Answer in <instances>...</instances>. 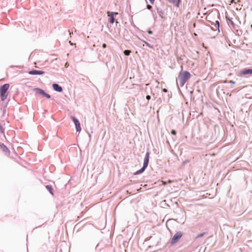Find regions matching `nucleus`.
<instances>
[{"label":"nucleus","instance_id":"obj_1","mask_svg":"<svg viewBox=\"0 0 252 252\" xmlns=\"http://www.w3.org/2000/svg\"><path fill=\"white\" fill-rule=\"evenodd\" d=\"M191 75L190 73L188 71H181L179 75L178 79L176 80L177 82L179 81L180 86L183 87L185 84L188 81L190 78Z\"/></svg>","mask_w":252,"mask_h":252},{"label":"nucleus","instance_id":"obj_2","mask_svg":"<svg viewBox=\"0 0 252 252\" xmlns=\"http://www.w3.org/2000/svg\"><path fill=\"white\" fill-rule=\"evenodd\" d=\"M9 84H4L0 87V97L1 101H4L8 95V92H7L9 88Z\"/></svg>","mask_w":252,"mask_h":252},{"label":"nucleus","instance_id":"obj_3","mask_svg":"<svg viewBox=\"0 0 252 252\" xmlns=\"http://www.w3.org/2000/svg\"><path fill=\"white\" fill-rule=\"evenodd\" d=\"M182 236L183 234L181 232H177L172 238L170 242L171 244L174 245L177 243L182 237Z\"/></svg>","mask_w":252,"mask_h":252},{"label":"nucleus","instance_id":"obj_4","mask_svg":"<svg viewBox=\"0 0 252 252\" xmlns=\"http://www.w3.org/2000/svg\"><path fill=\"white\" fill-rule=\"evenodd\" d=\"M219 22L218 20H216L215 21V23L211 22V29L217 32H220V29H219Z\"/></svg>","mask_w":252,"mask_h":252},{"label":"nucleus","instance_id":"obj_5","mask_svg":"<svg viewBox=\"0 0 252 252\" xmlns=\"http://www.w3.org/2000/svg\"><path fill=\"white\" fill-rule=\"evenodd\" d=\"M107 14L108 16L109 17V22L111 24H113L115 21V19H114V16L118 15V13L114 12L107 11Z\"/></svg>","mask_w":252,"mask_h":252},{"label":"nucleus","instance_id":"obj_6","mask_svg":"<svg viewBox=\"0 0 252 252\" xmlns=\"http://www.w3.org/2000/svg\"><path fill=\"white\" fill-rule=\"evenodd\" d=\"M71 119L76 126V131L80 132L81 130V127L80 126V124L79 121L74 117H71Z\"/></svg>","mask_w":252,"mask_h":252},{"label":"nucleus","instance_id":"obj_7","mask_svg":"<svg viewBox=\"0 0 252 252\" xmlns=\"http://www.w3.org/2000/svg\"><path fill=\"white\" fill-rule=\"evenodd\" d=\"M149 157H150V153L147 152L146 154V155L144 158V163L143 167L146 169V168L148 166L149 161Z\"/></svg>","mask_w":252,"mask_h":252},{"label":"nucleus","instance_id":"obj_8","mask_svg":"<svg viewBox=\"0 0 252 252\" xmlns=\"http://www.w3.org/2000/svg\"><path fill=\"white\" fill-rule=\"evenodd\" d=\"M149 157H150V153L147 152L146 154V155L144 158V163L143 167L146 169V168L148 166L149 161Z\"/></svg>","mask_w":252,"mask_h":252},{"label":"nucleus","instance_id":"obj_9","mask_svg":"<svg viewBox=\"0 0 252 252\" xmlns=\"http://www.w3.org/2000/svg\"><path fill=\"white\" fill-rule=\"evenodd\" d=\"M0 147L3 152L7 155H10V151L8 148L3 143H0Z\"/></svg>","mask_w":252,"mask_h":252},{"label":"nucleus","instance_id":"obj_10","mask_svg":"<svg viewBox=\"0 0 252 252\" xmlns=\"http://www.w3.org/2000/svg\"><path fill=\"white\" fill-rule=\"evenodd\" d=\"M252 73V69H245L241 70L240 72V75H246Z\"/></svg>","mask_w":252,"mask_h":252},{"label":"nucleus","instance_id":"obj_11","mask_svg":"<svg viewBox=\"0 0 252 252\" xmlns=\"http://www.w3.org/2000/svg\"><path fill=\"white\" fill-rule=\"evenodd\" d=\"M44 71L36 70H31L29 72L31 75H42L44 74Z\"/></svg>","mask_w":252,"mask_h":252},{"label":"nucleus","instance_id":"obj_12","mask_svg":"<svg viewBox=\"0 0 252 252\" xmlns=\"http://www.w3.org/2000/svg\"><path fill=\"white\" fill-rule=\"evenodd\" d=\"M53 88L54 90L58 92H62L63 91V88L60 86L58 84L54 83L53 84Z\"/></svg>","mask_w":252,"mask_h":252},{"label":"nucleus","instance_id":"obj_13","mask_svg":"<svg viewBox=\"0 0 252 252\" xmlns=\"http://www.w3.org/2000/svg\"><path fill=\"white\" fill-rule=\"evenodd\" d=\"M169 2L173 4L177 7H179L180 6V3L181 2V0H168Z\"/></svg>","mask_w":252,"mask_h":252},{"label":"nucleus","instance_id":"obj_14","mask_svg":"<svg viewBox=\"0 0 252 252\" xmlns=\"http://www.w3.org/2000/svg\"><path fill=\"white\" fill-rule=\"evenodd\" d=\"M46 189L49 191V192L52 195H54V190L53 187L51 185H46L45 186Z\"/></svg>","mask_w":252,"mask_h":252},{"label":"nucleus","instance_id":"obj_15","mask_svg":"<svg viewBox=\"0 0 252 252\" xmlns=\"http://www.w3.org/2000/svg\"><path fill=\"white\" fill-rule=\"evenodd\" d=\"M145 170V168H144L143 167H142V168H141L140 169L137 170L136 172H135L134 173V175H138V174H141L143 172H144V171Z\"/></svg>","mask_w":252,"mask_h":252},{"label":"nucleus","instance_id":"obj_16","mask_svg":"<svg viewBox=\"0 0 252 252\" xmlns=\"http://www.w3.org/2000/svg\"><path fill=\"white\" fill-rule=\"evenodd\" d=\"M0 132L1 133L4 134V128L3 127V125L2 124H0Z\"/></svg>","mask_w":252,"mask_h":252},{"label":"nucleus","instance_id":"obj_17","mask_svg":"<svg viewBox=\"0 0 252 252\" xmlns=\"http://www.w3.org/2000/svg\"><path fill=\"white\" fill-rule=\"evenodd\" d=\"M206 234V232H203V233H201L198 235H197L196 237H195V239H197L198 238H199L200 237H202L203 236H204V235Z\"/></svg>","mask_w":252,"mask_h":252},{"label":"nucleus","instance_id":"obj_18","mask_svg":"<svg viewBox=\"0 0 252 252\" xmlns=\"http://www.w3.org/2000/svg\"><path fill=\"white\" fill-rule=\"evenodd\" d=\"M124 53L126 56H129L131 53V51L128 50H126L124 51Z\"/></svg>","mask_w":252,"mask_h":252},{"label":"nucleus","instance_id":"obj_19","mask_svg":"<svg viewBox=\"0 0 252 252\" xmlns=\"http://www.w3.org/2000/svg\"><path fill=\"white\" fill-rule=\"evenodd\" d=\"M143 42L149 47L151 48H153V46L151 45L147 41H143Z\"/></svg>","mask_w":252,"mask_h":252},{"label":"nucleus","instance_id":"obj_20","mask_svg":"<svg viewBox=\"0 0 252 252\" xmlns=\"http://www.w3.org/2000/svg\"><path fill=\"white\" fill-rule=\"evenodd\" d=\"M39 93L40 94H41L43 96L46 94V93L42 89H39Z\"/></svg>","mask_w":252,"mask_h":252},{"label":"nucleus","instance_id":"obj_21","mask_svg":"<svg viewBox=\"0 0 252 252\" xmlns=\"http://www.w3.org/2000/svg\"><path fill=\"white\" fill-rule=\"evenodd\" d=\"M39 93L40 94H41L43 96L46 94V93L42 89H39Z\"/></svg>","mask_w":252,"mask_h":252},{"label":"nucleus","instance_id":"obj_22","mask_svg":"<svg viewBox=\"0 0 252 252\" xmlns=\"http://www.w3.org/2000/svg\"><path fill=\"white\" fill-rule=\"evenodd\" d=\"M39 93L40 94H41L43 96L46 94V93L42 89H39Z\"/></svg>","mask_w":252,"mask_h":252},{"label":"nucleus","instance_id":"obj_23","mask_svg":"<svg viewBox=\"0 0 252 252\" xmlns=\"http://www.w3.org/2000/svg\"><path fill=\"white\" fill-rule=\"evenodd\" d=\"M44 96L46 97V98H51V96L50 94H47L46 93V94H44Z\"/></svg>","mask_w":252,"mask_h":252},{"label":"nucleus","instance_id":"obj_24","mask_svg":"<svg viewBox=\"0 0 252 252\" xmlns=\"http://www.w3.org/2000/svg\"><path fill=\"white\" fill-rule=\"evenodd\" d=\"M171 133L173 135H176V131L175 130H174V129L171 130Z\"/></svg>","mask_w":252,"mask_h":252},{"label":"nucleus","instance_id":"obj_25","mask_svg":"<svg viewBox=\"0 0 252 252\" xmlns=\"http://www.w3.org/2000/svg\"><path fill=\"white\" fill-rule=\"evenodd\" d=\"M147 9H148L149 10H151L152 9V6L150 5H147Z\"/></svg>","mask_w":252,"mask_h":252},{"label":"nucleus","instance_id":"obj_26","mask_svg":"<svg viewBox=\"0 0 252 252\" xmlns=\"http://www.w3.org/2000/svg\"><path fill=\"white\" fill-rule=\"evenodd\" d=\"M150 2V3L152 4H153L155 2V0H149Z\"/></svg>","mask_w":252,"mask_h":252},{"label":"nucleus","instance_id":"obj_27","mask_svg":"<svg viewBox=\"0 0 252 252\" xmlns=\"http://www.w3.org/2000/svg\"><path fill=\"white\" fill-rule=\"evenodd\" d=\"M229 83H230V84H235V82H234V81H232V80H230V81H229Z\"/></svg>","mask_w":252,"mask_h":252},{"label":"nucleus","instance_id":"obj_28","mask_svg":"<svg viewBox=\"0 0 252 252\" xmlns=\"http://www.w3.org/2000/svg\"><path fill=\"white\" fill-rule=\"evenodd\" d=\"M146 98L148 100H150V98H151V96L149 95H148L146 96Z\"/></svg>","mask_w":252,"mask_h":252},{"label":"nucleus","instance_id":"obj_29","mask_svg":"<svg viewBox=\"0 0 252 252\" xmlns=\"http://www.w3.org/2000/svg\"><path fill=\"white\" fill-rule=\"evenodd\" d=\"M230 23L233 26H234L235 24L232 20H230Z\"/></svg>","mask_w":252,"mask_h":252},{"label":"nucleus","instance_id":"obj_30","mask_svg":"<svg viewBox=\"0 0 252 252\" xmlns=\"http://www.w3.org/2000/svg\"><path fill=\"white\" fill-rule=\"evenodd\" d=\"M102 46L103 48H105L106 47V44L105 43H103Z\"/></svg>","mask_w":252,"mask_h":252},{"label":"nucleus","instance_id":"obj_31","mask_svg":"<svg viewBox=\"0 0 252 252\" xmlns=\"http://www.w3.org/2000/svg\"><path fill=\"white\" fill-rule=\"evenodd\" d=\"M162 91H163V92H164V93H166V92H167V89H165V88H164V89H162Z\"/></svg>","mask_w":252,"mask_h":252},{"label":"nucleus","instance_id":"obj_32","mask_svg":"<svg viewBox=\"0 0 252 252\" xmlns=\"http://www.w3.org/2000/svg\"><path fill=\"white\" fill-rule=\"evenodd\" d=\"M148 33H149V34H152V33H153L152 31H151V30H149V31H148Z\"/></svg>","mask_w":252,"mask_h":252},{"label":"nucleus","instance_id":"obj_33","mask_svg":"<svg viewBox=\"0 0 252 252\" xmlns=\"http://www.w3.org/2000/svg\"><path fill=\"white\" fill-rule=\"evenodd\" d=\"M162 185H166V182H165V181H162Z\"/></svg>","mask_w":252,"mask_h":252},{"label":"nucleus","instance_id":"obj_34","mask_svg":"<svg viewBox=\"0 0 252 252\" xmlns=\"http://www.w3.org/2000/svg\"><path fill=\"white\" fill-rule=\"evenodd\" d=\"M172 181L171 180H168V183H172Z\"/></svg>","mask_w":252,"mask_h":252},{"label":"nucleus","instance_id":"obj_35","mask_svg":"<svg viewBox=\"0 0 252 252\" xmlns=\"http://www.w3.org/2000/svg\"><path fill=\"white\" fill-rule=\"evenodd\" d=\"M208 18H209V15L206 17V19H208Z\"/></svg>","mask_w":252,"mask_h":252}]
</instances>
